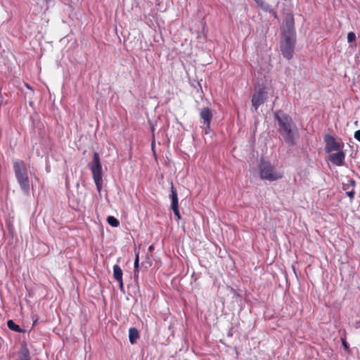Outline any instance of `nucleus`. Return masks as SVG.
I'll return each instance as SVG.
<instances>
[{"instance_id": "0eeeda50", "label": "nucleus", "mask_w": 360, "mask_h": 360, "mask_svg": "<svg viewBox=\"0 0 360 360\" xmlns=\"http://www.w3.org/2000/svg\"><path fill=\"white\" fill-rule=\"evenodd\" d=\"M324 141L326 143V151L327 153H330L333 150H339L343 146V143L335 141V139L331 135H326Z\"/></svg>"}, {"instance_id": "dca6fc26", "label": "nucleus", "mask_w": 360, "mask_h": 360, "mask_svg": "<svg viewBox=\"0 0 360 360\" xmlns=\"http://www.w3.org/2000/svg\"><path fill=\"white\" fill-rule=\"evenodd\" d=\"M108 223L112 227H117L119 226V221L112 216H109L107 218Z\"/></svg>"}, {"instance_id": "aec40b11", "label": "nucleus", "mask_w": 360, "mask_h": 360, "mask_svg": "<svg viewBox=\"0 0 360 360\" xmlns=\"http://www.w3.org/2000/svg\"><path fill=\"white\" fill-rule=\"evenodd\" d=\"M347 181H348V179L347 180ZM342 185H343V189L345 191H347L348 190H350L349 187H351V186H350V184L349 182L343 183Z\"/></svg>"}, {"instance_id": "4be33fe9", "label": "nucleus", "mask_w": 360, "mask_h": 360, "mask_svg": "<svg viewBox=\"0 0 360 360\" xmlns=\"http://www.w3.org/2000/svg\"><path fill=\"white\" fill-rule=\"evenodd\" d=\"M342 346L344 347V348L345 349H349V345H347L345 339H342Z\"/></svg>"}, {"instance_id": "f03ea898", "label": "nucleus", "mask_w": 360, "mask_h": 360, "mask_svg": "<svg viewBox=\"0 0 360 360\" xmlns=\"http://www.w3.org/2000/svg\"><path fill=\"white\" fill-rule=\"evenodd\" d=\"M13 169L16 180L20 188L25 194L30 192V180L28 176L27 167L25 163L20 160L13 162Z\"/></svg>"}, {"instance_id": "412c9836", "label": "nucleus", "mask_w": 360, "mask_h": 360, "mask_svg": "<svg viewBox=\"0 0 360 360\" xmlns=\"http://www.w3.org/2000/svg\"><path fill=\"white\" fill-rule=\"evenodd\" d=\"M354 138L359 141H360V130H357L356 131H355Z\"/></svg>"}, {"instance_id": "a211bd4d", "label": "nucleus", "mask_w": 360, "mask_h": 360, "mask_svg": "<svg viewBox=\"0 0 360 360\" xmlns=\"http://www.w3.org/2000/svg\"><path fill=\"white\" fill-rule=\"evenodd\" d=\"M260 8L265 11L272 12L273 9L270 5L264 1V4L260 6Z\"/></svg>"}, {"instance_id": "20e7f679", "label": "nucleus", "mask_w": 360, "mask_h": 360, "mask_svg": "<svg viewBox=\"0 0 360 360\" xmlns=\"http://www.w3.org/2000/svg\"><path fill=\"white\" fill-rule=\"evenodd\" d=\"M91 170L93 174V178L99 191L102 186V167L100 162V158L98 153H94L93 160L91 165Z\"/></svg>"}, {"instance_id": "39448f33", "label": "nucleus", "mask_w": 360, "mask_h": 360, "mask_svg": "<svg viewBox=\"0 0 360 360\" xmlns=\"http://www.w3.org/2000/svg\"><path fill=\"white\" fill-rule=\"evenodd\" d=\"M295 42V37L290 33L284 35L283 39L281 41V52L287 59H290L292 57Z\"/></svg>"}, {"instance_id": "4468645a", "label": "nucleus", "mask_w": 360, "mask_h": 360, "mask_svg": "<svg viewBox=\"0 0 360 360\" xmlns=\"http://www.w3.org/2000/svg\"><path fill=\"white\" fill-rule=\"evenodd\" d=\"M20 360H30L29 351L26 347H23L20 349Z\"/></svg>"}, {"instance_id": "7ed1b4c3", "label": "nucleus", "mask_w": 360, "mask_h": 360, "mask_svg": "<svg viewBox=\"0 0 360 360\" xmlns=\"http://www.w3.org/2000/svg\"><path fill=\"white\" fill-rule=\"evenodd\" d=\"M259 176L262 179L273 181L281 179L283 173L276 170L270 162L262 161L259 165Z\"/></svg>"}, {"instance_id": "ddd939ff", "label": "nucleus", "mask_w": 360, "mask_h": 360, "mask_svg": "<svg viewBox=\"0 0 360 360\" xmlns=\"http://www.w3.org/2000/svg\"><path fill=\"white\" fill-rule=\"evenodd\" d=\"M348 182L350 184L351 189L346 191V194L348 197H349L350 200H352L354 198L355 191L354 189V186L355 185V181L349 179H348Z\"/></svg>"}, {"instance_id": "9d476101", "label": "nucleus", "mask_w": 360, "mask_h": 360, "mask_svg": "<svg viewBox=\"0 0 360 360\" xmlns=\"http://www.w3.org/2000/svg\"><path fill=\"white\" fill-rule=\"evenodd\" d=\"M113 276L119 282L120 288H123L122 270L118 265L113 266Z\"/></svg>"}, {"instance_id": "5701e85b", "label": "nucleus", "mask_w": 360, "mask_h": 360, "mask_svg": "<svg viewBox=\"0 0 360 360\" xmlns=\"http://www.w3.org/2000/svg\"><path fill=\"white\" fill-rule=\"evenodd\" d=\"M257 4V5L260 7V6H262V4H264V1L263 0H254Z\"/></svg>"}, {"instance_id": "f8f14e48", "label": "nucleus", "mask_w": 360, "mask_h": 360, "mask_svg": "<svg viewBox=\"0 0 360 360\" xmlns=\"http://www.w3.org/2000/svg\"><path fill=\"white\" fill-rule=\"evenodd\" d=\"M138 338H139L138 330L134 328H130L129 331V338L130 342L131 344L135 343V342Z\"/></svg>"}, {"instance_id": "423d86ee", "label": "nucleus", "mask_w": 360, "mask_h": 360, "mask_svg": "<svg viewBox=\"0 0 360 360\" xmlns=\"http://www.w3.org/2000/svg\"><path fill=\"white\" fill-rule=\"evenodd\" d=\"M267 98V92L264 88L256 89L252 97V110L256 111L259 106L262 105Z\"/></svg>"}, {"instance_id": "6ab92c4d", "label": "nucleus", "mask_w": 360, "mask_h": 360, "mask_svg": "<svg viewBox=\"0 0 360 360\" xmlns=\"http://www.w3.org/2000/svg\"><path fill=\"white\" fill-rule=\"evenodd\" d=\"M356 39V35L354 32H349L348 34H347V41L348 42H353Z\"/></svg>"}, {"instance_id": "f257e3e1", "label": "nucleus", "mask_w": 360, "mask_h": 360, "mask_svg": "<svg viewBox=\"0 0 360 360\" xmlns=\"http://www.w3.org/2000/svg\"><path fill=\"white\" fill-rule=\"evenodd\" d=\"M274 117L278 123V131L283 136L285 142L293 145L297 127L291 117L281 111L276 112Z\"/></svg>"}, {"instance_id": "b1692460", "label": "nucleus", "mask_w": 360, "mask_h": 360, "mask_svg": "<svg viewBox=\"0 0 360 360\" xmlns=\"http://www.w3.org/2000/svg\"><path fill=\"white\" fill-rule=\"evenodd\" d=\"M257 4V5L260 7V6H262V4H264V1L263 0H254Z\"/></svg>"}, {"instance_id": "2eb2a0df", "label": "nucleus", "mask_w": 360, "mask_h": 360, "mask_svg": "<svg viewBox=\"0 0 360 360\" xmlns=\"http://www.w3.org/2000/svg\"><path fill=\"white\" fill-rule=\"evenodd\" d=\"M7 326L9 329L15 331V332H21L20 326L16 325L12 320H8L7 321Z\"/></svg>"}, {"instance_id": "9b49d317", "label": "nucleus", "mask_w": 360, "mask_h": 360, "mask_svg": "<svg viewBox=\"0 0 360 360\" xmlns=\"http://www.w3.org/2000/svg\"><path fill=\"white\" fill-rule=\"evenodd\" d=\"M200 117L204 120V122L206 123L207 126L209 127L212 118V113L208 108H203L202 109L200 112Z\"/></svg>"}, {"instance_id": "f3484780", "label": "nucleus", "mask_w": 360, "mask_h": 360, "mask_svg": "<svg viewBox=\"0 0 360 360\" xmlns=\"http://www.w3.org/2000/svg\"><path fill=\"white\" fill-rule=\"evenodd\" d=\"M139 253H136V258L134 260V277L136 278L138 276V268H139Z\"/></svg>"}, {"instance_id": "393cba45", "label": "nucleus", "mask_w": 360, "mask_h": 360, "mask_svg": "<svg viewBox=\"0 0 360 360\" xmlns=\"http://www.w3.org/2000/svg\"><path fill=\"white\" fill-rule=\"evenodd\" d=\"M153 246H150V247H149V250H150V251H152V250H153Z\"/></svg>"}, {"instance_id": "6e6552de", "label": "nucleus", "mask_w": 360, "mask_h": 360, "mask_svg": "<svg viewBox=\"0 0 360 360\" xmlns=\"http://www.w3.org/2000/svg\"><path fill=\"white\" fill-rule=\"evenodd\" d=\"M345 158V153L343 151H339L336 153L329 155L328 160L336 166H342L344 165Z\"/></svg>"}, {"instance_id": "1a4fd4ad", "label": "nucleus", "mask_w": 360, "mask_h": 360, "mask_svg": "<svg viewBox=\"0 0 360 360\" xmlns=\"http://www.w3.org/2000/svg\"><path fill=\"white\" fill-rule=\"evenodd\" d=\"M171 192L172 209L174 211L175 216L176 217V220L179 221L181 219V216L178 209L177 192L173 186H172Z\"/></svg>"}]
</instances>
